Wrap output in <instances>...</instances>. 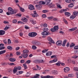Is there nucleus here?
Returning <instances> with one entry per match:
<instances>
[{"mask_svg": "<svg viewBox=\"0 0 78 78\" xmlns=\"http://www.w3.org/2000/svg\"><path fill=\"white\" fill-rule=\"evenodd\" d=\"M8 12H6L8 16H9L10 15H12V14H16L17 12V10L15 9L14 10L11 7H9L8 8Z\"/></svg>", "mask_w": 78, "mask_h": 78, "instance_id": "f257e3e1", "label": "nucleus"}, {"mask_svg": "<svg viewBox=\"0 0 78 78\" xmlns=\"http://www.w3.org/2000/svg\"><path fill=\"white\" fill-rule=\"evenodd\" d=\"M43 31H44L41 33V34H42L43 36H48L49 34H51L50 32L48 31V28H44L43 29Z\"/></svg>", "mask_w": 78, "mask_h": 78, "instance_id": "f03ea898", "label": "nucleus"}, {"mask_svg": "<svg viewBox=\"0 0 78 78\" xmlns=\"http://www.w3.org/2000/svg\"><path fill=\"white\" fill-rule=\"evenodd\" d=\"M59 29V27L58 26H55L53 27V28H52L50 30L52 32H55L56 30H58Z\"/></svg>", "mask_w": 78, "mask_h": 78, "instance_id": "7ed1b4c3", "label": "nucleus"}, {"mask_svg": "<svg viewBox=\"0 0 78 78\" xmlns=\"http://www.w3.org/2000/svg\"><path fill=\"white\" fill-rule=\"evenodd\" d=\"M37 34V33L35 32H32L29 33L28 35L30 37H35Z\"/></svg>", "mask_w": 78, "mask_h": 78, "instance_id": "20e7f679", "label": "nucleus"}, {"mask_svg": "<svg viewBox=\"0 0 78 78\" xmlns=\"http://www.w3.org/2000/svg\"><path fill=\"white\" fill-rule=\"evenodd\" d=\"M32 43L34 45H40L41 43L37 41H33L32 42Z\"/></svg>", "mask_w": 78, "mask_h": 78, "instance_id": "39448f33", "label": "nucleus"}, {"mask_svg": "<svg viewBox=\"0 0 78 78\" xmlns=\"http://www.w3.org/2000/svg\"><path fill=\"white\" fill-rule=\"evenodd\" d=\"M35 7L37 9L39 10H40L41 8V7H42V5H41V4H40V2H39L38 4L35 5Z\"/></svg>", "mask_w": 78, "mask_h": 78, "instance_id": "423d86ee", "label": "nucleus"}, {"mask_svg": "<svg viewBox=\"0 0 78 78\" xmlns=\"http://www.w3.org/2000/svg\"><path fill=\"white\" fill-rule=\"evenodd\" d=\"M57 45H58L59 46H61L62 44V41L61 40H59L57 41L56 43Z\"/></svg>", "mask_w": 78, "mask_h": 78, "instance_id": "0eeeda50", "label": "nucleus"}, {"mask_svg": "<svg viewBox=\"0 0 78 78\" xmlns=\"http://www.w3.org/2000/svg\"><path fill=\"white\" fill-rule=\"evenodd\" d=\"M34 14H31L33 17H39V15L36 13V11H34Z\"/></svg>", "mask_w": 78, "mask_h": 78, "instance_id": "6e6552de", "label": "nucleus"}, {"mask_svg": "<svg viewBox=\"0 0 78 78\" xmlns=\"http://www.w3.org/2000/svg\"><path fill=\"white\" fill-rule=\"evenodd\" d=\"M29 8L30 10H34L35 9H34V6L32 5H29Z\"/></svg>", "mask_w": 78, "mask_h": 78, "instance_id": "1a4fd4ad", "label": "nucleus"}, {"mask_svg": "<svg viewBox=\"0 0 78 78\" xmlns=\"http://www.w3.org/2000/svg\"><path fill=\"white\" fill-rule=\"evenodd\" d=\"M48 41L50 42H51V43H52V44H55V42L54 41H53V40H52L51 38L50 37H48Z\"/></svg>", "mask_w": 78, "mask_h": 78, "instance_id": "9d476101", "label": "nucleus"}, {"mask_svg": "<svg viewBox=\"0 0 78 78\" xmlns=\"http://www.w3.org/2000/svg\"><path fill=\"white\" fill-rule=\"evenodd\" d=\"M64 70L65 73H67V72H68L70 70V68L68 67H65L64 68Z\"/></svg>", "mask_w": 78, "mask_h": 78, "instance_id": "9b49d317", "label": "nucleus"}, {"mask_svg": "<svg viewBox=\"0 0 78 78\" xmlns=\"http://www.w3.org/2000/svg\"><path fill=\"white\" fill-rule=\"evenodd\" d=\"M50 2H51V0H46L45 4L46 5L49 6L50 4Z\"/></svg>", "mask_w": 78, "mask_h": 78, "instance_id": "f8f14e48", "label": "nucleus"}, {"mask_svg": "<svg viewBox=\"0 0 78 78\" xmlns=\"http://www.w3.org/2000/svg\"><path fill=\"white\" fill-rule=\"evenodd\" d=\"M21 56L24 58H27L28 57V55L27 54L25 55L24 53H23L21 55Z\"/></svg>", "mask_w": 78, "mask_h": 78, "instance_id": "ddd939ff", "label": "nucleus"}, {"mask_svg": "<svg viewBox=\"0 0 78 78\" xmlns=\"http://www.w3.org/2000/svg\"><path fill=\"white\" fill-rule=\"evenodd\" d=\"M48 6H49V8H54L55 6V5L52 3H50Z\"/></svg>", "mask_w": 78, "mask_h": 78, "instance_id": "4468645a", "label": "nucleus"}, {"mask_svg": "<svg viewBox=\"0 0 78 78\" xmlns=\"http://www.w3.org/2000/svg\"><path fill=\"white\" fill-rule=\"evenodd\" d=\"M65 15L66 16V17H69V16H70V13L69 12H65Z\"/></svg>", "mask_w": 78, "mask_h": 78, "instance_id": "2eb2a0df", "label": "nucleus"}, {"mask_svg": "<svg viewBox=\"0 0 78 78\" xmlns=\"http://www.w3.org/2000/svg\"><path fill=\"white\" fill-rule=\"evenodd\" d=\"M9 60L11 62H15V61H16V59L14 58H11L9 59Z\"/></svg>", "mask_w": 78, "mask_h": 78, "instance_id": "dca6fc26", "label": "nucleus"}, {"mask_svg": "<svg viewBox=\"0 0 78 78\" xmlns=\"http://www.w3.org/2000/svg\"><path fill=\"white\" fill-rule=\"evenodd\" d=\"M52 55V52H48L46 53V55L47 56H50V55Z\"/></svg>", "mask_w": 78, "mask_h": 78, "instance_id": "f3484780", "label": "nucleus"}, {"mask_svg": "<svg viewBox=\"0 0 78 78\" xmlns=\"http://www.w3.org/2000/svg\"><path fill=\"white\" fill-rule=\"evenodd\" d=\"M5 34V31L4 30H0V35H3Z\"/></svg>", "mask_w": 78, "mask_h": 78, "instance_id": "a211bd4d", "label": "nucleus"}, {"mask_svg": "<svg viewBox=\"0 0 78 78\" xmlns=\"http://www.w3.org/2000/svg\"><path fill=\"white\" fill-rule=\"evenodd\" d=\"M76 17V16L74 15H72L70 17V19L71 20L74 19Z\"/></svg>", "mask_w": 78, "mask_h": 78, "instance_id": "6ab92c4d", "label": "nucleus"}, {"mask_svg": "<svg viewBox=\"0 0 78 78\" xmlns=\"http://www.w3.org/2000/svg\"><path fill=\"white\" fill-rule=\"evenodd\" d=\"M30 21L32 23V24H36V21L33 20V19L30 20Z\"/></svg>", "mask_w": 78, "mask_h": 78, "instance_id": "aec40b11", "label": "nucleus"}, {"mask_svg": "<svg viewBox=\"0 0 78 78\" xmlns=\"http://www.w3.org/2000/svg\"><path fill=\"white\" fill-rule=\"evenodd\" d=\"M66 40H65L63 41V44H62V47H65V46H66Z\"/></svg>", "mask_w": 78, "mask_h": 78, "instance_id": "412c9836", "label": "nucleus"}, {"mask_svg": "<svg viewBox=\"0 0 78 78\" xmlns=\"http://www.w3.org/2000/svg\"><path fill=\"white\" fill-rule=\"evenodd\" d=\"M73 15L76 17L77 16H78V12H73Z\"/></svg>", "mask_w": 78, "mask_h": 78, "instance_id": "4be33fe9", "label": "nucleus"}, {"mask_svg": "<svg viewBox=\"0 0 78 78\" xmlns=\"http://www.w3.org/2000/svg\"><path fill=\"white\" fill-rule=\"evenodd\" d=\"M22 20H23V22H27L28 20L26 18H23L22 19Z\"/></svg>", "mask_w": 78, "mask_h": 78, "instance_id": "5701e85b", "label": "nucleus"}, {"mask_svg": "<svg viewBox=\"0 0 78 78\" xmlns=\"http://www.w3.org/2000/svg\"><path fill=\"white\" fill-rule=\"evenodd\" d=\"M7 48L8 49L10 50H12V47L11 46H9L7 47Z\"/></svg>", "mask_w": 78, "mask_h": 78, "instance_id": "b1692460", "label": "nucleus"}, {"mask_svg": "<svg viewBox=\"0 0 78 78\" xmlns=\"http://www.w3.org/2000/svg\"><path fill=\"white\" fill-rule=\"evenodd\" d=\"M75 45V44L73 43H72L70 45V48H72V47H74Z\"/></svg>", "mask_w": 78, "mask_h": 78, "instance_id": "393cba45", "label": "nucleus"}, {"mask_svg": "<svg viewBox=\"0 0 78 78\" xmlns=\"http://www.w3.org/2000/svg\"><path fill=\"white\" fill-rule=\"evenodd\" d=\"M5 52H6V50H5L1 51H0V55H2V54H3V53H5Z\"/></svg>", "mask_w": 78, "mask_h": 78, "instance_id": "a878e982", "label": "nucleus"}, {"mask_svg": "<svg viewBox=\"0 0 78 78\" xmlns=\"http://www.w3.org/2000/svg\"><path fill=\"white\" fill-rule=\"evenodd\" d=\"M23 53L25 54V53H29V50H24L23 51Z\"/></svg>", "mask_w": 78, "mask_h": 78, "instance_id": "bb28decb", "label": "nucleus"}, {"mask_svg": "<svg viewBox=\"0 0 78 78\" xmlns=\"http://www.w3.org/2000/svg\"><path fill=\"white\" fill-rule=\"evenodd\" d=\"M45 78H53V76H50L49 75H48V76H45Z\"/></svg>", "mask_w": 78, "mask_h": 78, "instance_id": "cd10ccee", "label": "nucleus"}, {"mask_svg": "<svg viewBox=\"0 0 78 78\" xmlns=\"http://www.w3.org/2000/svg\"><path fill=\"white\" fill-rule=\"evenodd\" d=\"M73 6H74V5L73 4H69L68 5V7L69 8H72V7H73Z\"/></svg>", "mask_w": 78, "mask_h": 78, "instance_id": "c85d7f7f", "label": "nucleus"}, {"mask_svg": "<svg viewBox=\"0 0 78 78\" xmlns=\"http://www.w3.org/2000/svg\"><path fill=\"white\" fill-rule=\"evenodd\" d=\"M39 3L41 5H45V2H44L42 1H40Z\"/></svg>", "mask_w": 78, "mask_h": 78, "instance_id": "c756f323", "label": "nucleus"}, {"mask_svg": "<svg viewBox=\"0 0 78 78\" xmlns=\"http://www.w3.org/2000/svg\"><path fill=\"white\" fill-rule=\"evenodd\" d=\"M53 74L54 75H57L58 74V72L56 70H54L53 72Z\"/></svg>", "mask_w": 78, "mask_h": 78, "instance_id": "7c9ffc66", "label": "nucleus"}, {"mask_svg": "<svg viewBox=\"0 0 78 78\" xmlns=\"http://www.w3.org/2000/svg\"><path fill=\"white\" fill-rule=\"evenodd\" d=\"M42 12L43 13H46L48 12V10H44L42 11Z\"/></svg>", "mask_w": 78, "mask_h": 78, "instance_id": "2f4dec72", "label": "nucleus"}, {"mask_svg": "<svg viewBox=\"0 0 78 78\" xmlns=\"http://www.w3.org/2000/svg\"><path fill=\"white\" fill-rule=\"evenodd\" d=\"M59 11L61 13H62V12H64V11H67V10L66 9H62Z\"/></svg>", "mask_w": 78, "mask_h": 78, "instance_id": "473e14b6", "label": "nucleus"}, {"mask_svg": "<svg viewBox=\"0 0 78 78\" xmlns=\"http://www.w3.org/2000/svg\"><path fill=\"white\" fill-rule=\"evenodd\" d=\"M48 49L47 50L45 49V50H43L42 51V53H46V52H47V51H48Z\"/></svg>", "mask_w": 78, "mask_h": 78, "instance_id": "72a5a7b5", "label": "nucleus"}, {"mask_svg": "<svg viewBox=\"0 0 78 78\" xmlns=\"http://www.w3.org/2000/svg\"><path fill=\"white\" fill-rule=\"evenodd\" d=\"M57 7H58L60 8V9H61L62 8V7L61 6V5H60L59 4H57Z\"/></svg>", "mask_w": 78, "mask_h": 78, "instance_id": "f704fd0d", "label": "nucleus"}, {"mask_svg": "<svg viewBox=\"0 0 78 78\" xmlns=\"http://www.w3.org/2000/svg\"><path fill=\"white\" fill-rule=\"evenodd\" d=\"M22 68V67H21L20 66H18L16 68V69L17 70H21V69Z\"/></svg>", "mask_w": 78, "mask_h": 78, "instance_id": "c9c22d12", "label": "nucleus"}, {"mask_svg": "<svg viewBox=\"0 0 78 78\" xmlns=\"http://www.w3.org/2000/svg\"><path fill=\"white\" fill-rule=\"evenodd\" d=\"M34 63L37 64L40 63V60H36L34 61Z\"/></svg>", "mask_w": 78, "mask_h": 78, "instance_id": "e433bc0d", "label": "nucleus"}, {"mask_svg": "<svg viewBox=\"0 0 78 78\" xmlns=\"http://www.w3.org/2000/svg\"><path fill=\"white\" fill-rule=\"evenodd\" d=\"M32 49H33V50H36L37 48V47H36V46H32Z\"/></svg>", "mask_w": 78, "mask_h": 78, "instance_id": "4c0bfd02", "label": "nucleus"}, {"mask_svg": "<svg viewBox=\"0 0 78 78\" xmlns=\"http://www.w3.org/2000/svg\"><path fill=\"white\" fill-rule=\"evenodd\" d=\"M20 11L22 12H24V11H25V9H23L22 7H20Z\"/></svg>", "mask_w": 78, "mask_h": 78, "instance_id": "58836bf2", "label": "nucleus"}, {"mask_svg": "<svg viewBox=\"0 0 78 78\" xmlns=\"http://www.w3.org/2000/svg\"><path fill=\"white\" fill-rule=\"evenodd\" d=\"M17 22V21L16 19L13 20L12 21V23H16Z\"/></svg>", "mask_w": 78, "mask_h": 78, "instance_id": "ea45409f", "label": "nucleus"}, {"mask_svg": "<svg viewBox=\"0 0 78 78\" xmlns=\"http://www.w3.org/2000/svg\"><path fill=\"white\" fill-rule=\"evenodd\" d=\"M54 21H56V22H58V21H59V20L57 18H54L53 19Z\"/></svg>", "mask_w": 78, "mask_h": 78, "instance_id": "a19ab883", "label": "nucleus"}, {"mask_svg": "<svg viewBox=\"0 0 78 78\" xmlns=\"http://www.w3.org/2000/svg\"><path fill=\"white\" fill-rule=\"evenodd\" d=\"M65 2H66V3H70L71 2V0H66Z\"/></svg>", "mask_w": 78, "mask_h": 78, "instance_id": "79ce46f5", "label": "nucleus"}, {"mask_svg": "<svg viewBox=\"0 0 78 78\" xmlns=\"http://www.w3.org/2000/svg\"><path fill=\"white\" fill-rule=\"evenodd\" d=\"M17 71V70L15 68L13 70V72L14 73H16V72Z\"/></svg>", "mask_w": 78, "mask_h": 78, "instance_id": "37998d69", "label": "nucleus"}, {"mask_svg": "<svg viewBox=\"0 0 78 78\" xmlns=\"http://www.w3.org/2000/svg\"><path fill=\"white\" fill-rule=\"evenodd\" d=\"M23 66L24 67L25 69H27V65L25 64V63L23 64Z\"/></svg>", "mask_w": 78, "mask_h": 78, "instance_id": "c03bdc74", "label": "nucleus"}, {"mask_svg": "<svg viewBox=\"0 0 78 78\" xmlns=\"http://www.w3.org/2000/svg\"><path fill=\"white\" fill-rule=\"evenodd\" d=\"M74 49L75 50H78V45L75 46L74 47Z\"/></svg>", "mask_w": 78, "mask_h": 78, "instance_id": "a18cd8bd", "label": "nucleus"}, {"mask_svg": "<svg viewBox=\"0 0 78 78\" xmlns=\"http://www.w3.org/2000/svg\"><path fill=\"white\" fill-rule=\"evenodd\" d=\"M74 71H78V68L76 67L74 68Z\"/></svg>", "mask_w": 78, "mask_h": 78, "instance_id": "49530a36", "label": "nucleus"}, {"mask_svg": "<svg viewBox=\"0 0 78 78\" xmlns=\"http://www.w3.org/2000/svg\"><path fill=\"white\" fill-rule=\"evenodd\" d=\"M73 74H68L69 77H73Z\"/></svg>", "mask_w": 78, "mask_h": 78, "instance_id": "de8ad7c7", "label": "nucleus"}, {"mask_svg": "<svg viewBox=\"0 0 78 78\" xmlns=\"http://www.w3.org/2000/svg\"><path fill=\"white\" fill-rule=\"evenodd\" d=\"M63 21L66 23V24H68V22L67 21V20L65 19H63Z\"/></svg>", "mask_w": 78, "mask_h": 78, "instance_id": "09e8293b", "label": "nucleus"}, {"mask_svg": "<svg viewBox=\"0 0 78 78\" xmlns=\"http://www.w3.org/2000/svg\"><path fill=\"white\" fill-rule=\"evenodd\" d=\"M9 27H6V26L5 27L4 29V30H5V31H6L8 29H9Z\"/></svg>", "mask_w": 78, "mask_h": 78, "instance_id": "8fccbe9b", "label": "nucleus"}, {"mask_svg": "<svg viewBox=\"0 0 78 78\" xmlns=\"http://www.w3.org/2000/svg\"><path fill=\"white\" fill-rule=\"evenodd\" d=\"M42 17L43 18H46L47 17V16L45 14H43L42 15Z\"/></svg>", "mask_w": 78, "mask_h": 78, "instance_id": "3c124183", "label": "nucleus"}, {"mask_svg": "<svg viewBox=\"0 0 78 78\" xmlns=\"http://www.w3.org/2000/svg\"><path fill=\"white\" fill-rule=\"evenodd\" d=\"M8 44H11V40L10 39H8Z\"/></svg>", "mask_w": 78, "mask_h": 78, "instance_id": "603ef678", "label": "nucleus"}, {"mask_svg": "<svg viewBox=\"0 0 78 78\" xmlns=\"http://www.w3.org/2000/svg\"><path fill=\"white\" fill-rule=\"evenodd\" d=\"M60 62H58V63L55 64V65H56V66H60Z\"/></svg>", "mask_w": 78, "mask_h": 78, "instance_id": "864d4df0", "label": "nucleus"}, {"mask_svg": "<svg viewBox=\"0 0 78 78\" xmlns=\"http://www.w3.org/2000/svg\"><path fill=\"white\" fill-rule=\"evenodd\" d=\"M48 19L49 20H50L51 19H53V16L49 17H48Z\"/></svg>", "mask_w": 78, "mask_h": 78, "instance_id": "5fc2aeb1", "label": "nucleus"}, {"mask_svg": "<svg viewBox=\"0 0 78 78\" xmlns=\"http://www.w3.org/2000/svg\"><path fill=\"white\" fill-rule=\"evenodd\" d=\"M5 47H0V50H3V49H5Z\"/></svg>", "mask_w": 78, "mask_h": 78, "instance_id": "6e6d98bb", "label": "nucleus"}, {"mask_svg": "<svg viewBox=\"0 0 78 78\" xmlns=\"http://www.w3.org/2000/svg\"><path fill=\"white\" fill-rule=\"evenodd\" d=\"M51 58H56V56H55V55H53L51 57Z\"/></svg>", "mask_w": 78, "mask_h": 78, "instance_id": "4d7b16f0", "label": "nucleus"}, {"mask_svg": "<svg viewBox=\"0 0 78 78\" xmlns=\"http://www.w3.org/2000/svg\"><path fill=\"white\" fill-rule=\"evenodd\" d=\"M37 69H38V70H41V68L38 66L37 65Z\"/></svg>", "mask_w": 78, "mask_h": 78, "instance_id": "13d9d810", "label": "nucleus"}, {"mask_svg": "<svg viewBox=\"0 0 78 78\" xmlns=\"http://www.w3.org/2000/svg\"><path fill=\"white\" fill-rule=\"evenodd\" d=\"M3 23L6 24H9V22L6 21H4Z\"/></svg>", "mask_w": 78, "mask_h": 78, "instance_id": "bf43d9fd", "label": "nucleus"}, {"mask_svg": "<svg viewBox=\"0 0 78 78\" xmlns=\"http://www.w3.org/2000/svg\"><path fill=\"white\" fill-rule=\"evenodd\" d=\"M52 61H53V62H57L58 60L57 59H54Z\"/></svg>", "mask_w": 78, "mask_h": 78, "instance_id": "052dcab7", "label": "nucleus"}, {"mask_svg": "<svg viewBox=\"0 0 78 78\" xmlns=\"http://www.w3.org/2000/svg\"><path fill=\"white\" fill-rule=\"evenodd\" d=\"M16 53V55H20V52L18 51H17Z\"/></svg>", "mask_w": 78, "mask_h": 78, "instance_id": "680f3d73", "label": "nucleus"}, {"mask_svg": "<svg viewBox=\"0 0 78 78\" xmlns=\"http://www.w3.org/2000/svg\"><path fill=\"white\" fill-rule=\"evenodd\" d=\"M3 42H4V44H7V41H6V40H3Z\"/></svg>", "mask_w": 78, "mask_h": 78, "instance_id": "e2e57ef3", "label": "nucleus"}, {"mask_svg": "<svg viewBox=\"0 0 78 78\" xmlns=\"http://www.w3.org/2000/svg\"><path fill=\"white\" fill-rule=\"evenodd\" d=\"M31 62V61L30 60H27V64H30Z\"/></svg>", "mask_w": 78, "mask_h": 78, "instance_id": "0e129e2a", "label": "nucleus"}, {"mask_svg": "<svg viewBox=\"0 0 78 78\" xmlns=\"http://www.w3.org/2000/svg\"><path fill=\"white\" fill-rule=\"evenodd\" d=\"M4 46V44H0V47H2Z\"/></svg>", "mask_w": 78, "mask_h": 78, "instance_id": "69168bd1", "label": "nucleus"}, {"mask_svg": "<svg viewBox=\"0 0 78 78\" xmlns=\"http://www.w3.org/2000/svg\"><path fill=\"white\" fill-rule=\"evenodd\" d=\"M25 28L26 29H30V27H28V26H25Z\"/></svg>", "mask_w": 78, "mask_h": 78, "instance_id": "338daca9", "label": "nucleus"}, {"mask_svg": "<svg viewBox=\"0 0 78 78\" xmlns=\"http://www.w3.org/2000/svg\"><path fill=\"white\" fill-rule=\"evenodd\" d=\"M29 75H30V73H27L26 75V76L27 77L29 76Z\"/></svg>", "mask_w": 78, "mask_h": 78, "instance_id": "774afa93", "label": "nucleus"}]
</instances>
